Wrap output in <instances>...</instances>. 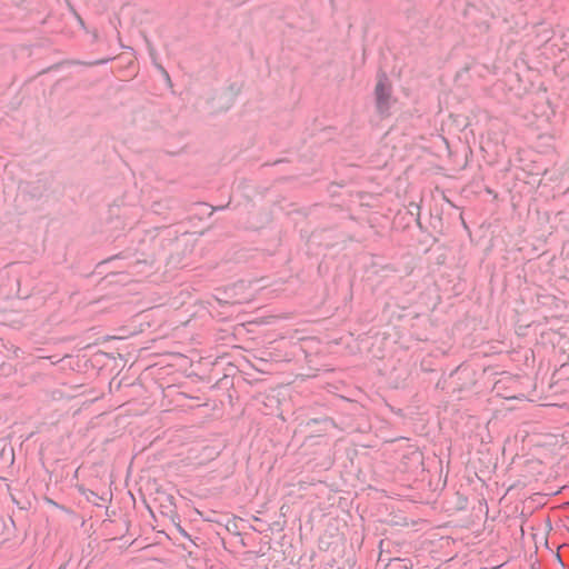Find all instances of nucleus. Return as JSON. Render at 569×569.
<instances>
[{
  "label": "nucleus",
  "mask_w": 569,
  "mask_h": 569,
  "mask_svg": "<svg viewBox=\"0 0 569 569\" xmlns=\"http://www.w3.org/2000/svg\"><path fill=\"white\" fill-rule=\"evenodd\" d=\"M376 107L381 116H386L390 108L391 89L386 79H379L375 89Z\"/></svg>",
  "instance_id": "f257e3e1"
},
{
  "label": "nucleus",
  "mask_w": 569,
  "mask_h": 569,
  "mask_svg": "<svg viewBox=\"0 0 569 569\" xmlns=\"http://www.w3.org/2000/svg\"><path fill=\"white\" fill-rule=\"evenodd\" d=\"M239 90L240 88L237 83H232L227 91L221 93L218 103L213 104V108L220 111L228 110L232 106L233 99L238 94Z\"/></svg>",
  "instance_id": "f03ea898"
},
{
  "label": "nucleus",
  "mask_w": 569,
  "mask_h": 569,
  "mask_svg": "<svg viewBox=\"0 0 569 569\" xmlns=\"http://www.w3.org/2000/svg\"><path fill=\"white\" fill-rule=\"evenodd\" d=\"M117 260H127L128 261L124 266H122V268H124L126 270L134 269L136 266H138L142 262L139 258L132 260L131 254L126 253V252H120L119 254L112 256L106 262L110 263V262H113Z\"/></svg>",
  "instance_id": "7ed1b4c3"
},
{
  "label": "nucleus",
  "mask_w": 569,
  "mask_h": 569,
  "mask_svg": "<svg viewBox=\"0 0 569 569\" xmlns=\"http://www.w3.org/2000/svg\"><path fill=\"white\" fill-rule=\"evenodd\" d=\"M178 530H179V532H180L183 537H186V538H188L189 540H191L190 535H189V533H188V532H187V531H186L181 526H178Z\"/></svg>",
  "instance_id": "20e7f679"
}]
</instances>
